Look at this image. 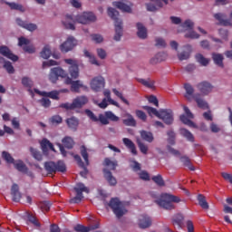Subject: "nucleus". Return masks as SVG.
Returning a JSON list of instances; mask_svg holds the SVG:
<instances>
[{
  "mask_svg": "<svg viewBox=\"0 0 232 232\" xmlns=\"http://www.w3.org/2000/svg\"><path fill=\"white\" fill-rule=\"evenodd\" d=\"M64 63L70 65L68 72L71 78L68 77V73H66V71L63 70V68L54 67L51 69L49 81L55 83L59 81V77H62V79H65V84H71V92H77L82 88V83L79 80L73 81L72 79H79V63L77 60L73 59H65Z\"/></svg>",
  "mask_w": 232,
  "mask_h": 232,
  "instance_id": "obj_1",
  "label": "nucleus"
},
{
  "mask_svg": "<svg viewBox=\"0 0 232 232\" xmlns=\"http://www.w3.org/2000/svg\"><path fill=\"white\" fill-rule=\"evenodd\" d=\"M95 21H97V16L93 13L84 12L82 14L76 16V19H73L72 14H67L65 21H63V24L66 30H75V23L88 24V23H95Z\"/></svg>",
  "mask_w": 232,
  "mask_h": 232,
  "instance_id": "obj_2",
  "label": "nucleus"
},
{
  "mask_svg": "<svg viewBox=\"0 0 232 232\" xmlns=\"http://www.w3.org/2000/svg\"><path fill=\"white\" fill-rule=\"evenodd\" d=\"M85 113L92 122H101L103 126H108L110 124V121L111 122H119L121 121V118L119 116L115 115L113 111H107L104 112V114H99V116H95L93 111H90V109L85 110Z\"/></svg>",
  "mask_w": 232,
  "mask_h": 232,
  "instance_id": "obj_3",
  "label": "nucleus"
},
{
  "mask_svg": "<svg viewBox=\"0 0 232 232\" xmlns=\"http://www.w3.org/2000/svg\"><path fill=\"white\" fill-rule=\"evenodd\" d=\"M156 204L160 206V208H163V209H167L168 211H171L172 209H175V205H173L172 202H175L176 204H179L180 202V198L171 195V194H162L160 199H157Z\"/></svg>",
  "mask_w": 232,
  "mask_h": 232,
  "instance_id": "obj_4",
  "label": "nucleus"
},
{
  "mask_svg": "<svg viewBox=\"0 0 232 232\" xmlns=\"http://www.w3.org/2000/svg\"><path fill=\"white\" fill-rule=\"evenodd\" d=\"M108 15L114 21L115 35L114 41H121L122 37V20L119 19V11L113 7L108 8Z\"/></svg>",
  "mask_w": 232,
  "mask_h": 232,
  "instance_id": "obj_5",
  "label": "nucleus"
},
{
  "mask_svg": "<svg viewBox=\"0 0 232 232\" xmlns=\"http://www.w3.org/2000/svg\"><path fill=\"white\" fill-rule=\"evenodd\" d=\"M44 169L48 175H53V173H66V164L63 160H58L56 163L53 161H46L44 163Z\"/></svg>",
  "mask_w": 232,
  "mask_h": 232,
  "instance_id": "obj_6",
  "label": "nucleus"
},
{
  "mask_svg": "<svg viewBox=\"0 0 232 232\" xmlns=\"http://www.w3.org/2000/svg\"><path fill=\"white\" fill-rule=\"evenodd\" d=\"M85 104H88V98L85 96H78L72 103H62L59 108H63V110H77L82 108Z\"/></svg>",
  "mask_w": 232,
  "mask_h": 232,
  "instance_id": "obj_7",
  "label": "nucleus"
},
{
  "mask_svg": "<svg viewBox=\"0 0 232 232\" xmlns=\"http://www.w3.org/2000/svg\"><path fill=\"white\" fill-rule=\"evenodd\" d=\"M108 206L112 209L117 218H121L124 215V213H126V209H124L122 202H121V200L118 198H112L110 200Z\"/></svg>",
  "mask_w": 232,
  "mask_h": 232,
  "instance_id": "obj_8",
  "label": "nucleus"
},
{
  "mask_svg": "<svg viewBox=\"0 0 232 232\" xmlns=\"http://www.w3.org/2000/svg\"><path fill=\"white\" fill-rule=\"evenodd\" d=\"M74 191L76 193V196L70 199L71 204H79L82 202V198H84V196H82V193H90V189L84 186L83 183H78L74 187Z\"/></svg>",
  "mask_w": 232,
  "mask_h": 232,
  "instance_id": "obj_9",
  "label": "nucleus"
},
{
  "mask_svg": "<svg viewBox=\"0 0 232 232\" xmlns=\"http://www.w3.org/2000/svg\"><path fill=\"white\" fill-rule=\"evenodd\" d=\"M181 26L185 30H190L185 34V37L187 39H198V37H200V34H197V32L193 31V26H195V24L191 20H186L181 24Z\"/></svg>",
  "mask_w": 232,
  "mask_h": 232,
  "instance_id": "obj_10",
  "label": "nucleus"
},
{
  "mask_svg": "<svg viewBox=\"0 0 232 232\" xmlns=\"http://www.w3.org/2000/svg\"><path fill=\"white\" fill-rule=\"evenodd\" d=\"M158 119L163 121V122L168 126H171V124H173V121H175L173 117V111H171V109H160Z\"/></svg>",
  "mask_w": 232,
  "mask_h": 232,
  "instance_id": "obj_11",
  "label": "nucleus"
},
{
  "mask_svg": "<svg viewBox=\"0 0 232 232\" xmlns=\"http://www.w3.org/2000/svg\"><path fill=\"white\" fill-rule=\"evenodd\" d=\"M183 110L186 114L180 115L179 119H180L181 122H183V124H186L189 128H197V125H195V122H193L191 120H189V119H193V117H194L191 111H189V108H188L187 106H184Z\"/></svg>",
  "mask_w": 232,
  "mask_h": 232,
  "instance_id": "obj_12",
  "label": "nucleus"
},
{
  "mask_svg": "<svg viewBox=\"0 0 232 232\" xmlns=\"http://www.w3.org/2000/svg\"><path fill=\"white\" fill-rule=\"evenodd\" d=\"M77 45V40L73 36H69L67 40L60 45V50L63 53H68V52L73 50Z\"/></svg>",
  "mask_w": 232,
  "mask_h": 232,
  "instance_id": "obj_13",
  "label": "nucleus"
},
{
  "mask_svg": "<svg viewBox=\"0 0 232 232\" xmlns=\"http://www.w3.org/2000/svg\"><path fill=\"white\" fill-rule=\"evenodd\" d=\"M105 84L106 82L104 81V78L102 76L94 77L91 81V88L93 92H101L104 89Z\"/></svg>",
  "mask_w": 232,
  "mask_h": 232,
  "instance_id": "obj_14",
  "label": "nucleus"
},
{
  "mask_svg": "<svg viewBox=\"0 0 232 232\" xmlns=\"http://www.w3.org/2000/svg\"><path fill=\"white\" fill-rule=\"evenodd\" d=\"M197 88L202 95H209V93L213 92L214 87H213V84H211L209 82L204 81L198 83Z\"/></svg>",
  "mask_w": 232,
  "mask_h": 232,
  "instance_id": "obj_15",
  "label": "nucleus"
},
{
  "mask_svg": "<svg viewBox=\"0 0 232 232\" xmlns=\"http://www.w3.org/2000/svg\"><path fill=\"white\" fill-rule=\"evenodd\" d=\"M0 53L4 57L10 59V61H13L14 63H17V61H19V56L14 54L10 48H8V46L6 45L0 46Z\"/></svg>",
  "mask_w": 232,
  "mask_h": 232,
  "instance_id": "obj_16",
  "label": "nucleus"
},
{
  "mask_svg": "<svg viewBox=\"0 0 232 232\" xmlns=\"http://www.w3.org/2000/svg\"><path fill=\"white\" fill-rule=\"evenodd\" d=\"M152 224L151 218L150 216L143 214L139 217L138 226L140 229H148L150 227Z\"/></svg>",
  "mask_w": 232,
  "mask_h": 232,
  "instance_id": "obj_17",
  "label": "nucleus"
},
{
  "mask_svg": "<svg viewBox=\"0 0 232 232\" xmlns=\"http://www.w3.org/2000/svg\"><path fill=\"white\" fill-rule=\"evenodd\" d=\"M154 4H147L148 12H157L159 8H162V1L165 5H168V0H150Z\"/></svg>",
  "mask_w": 232,
  "mask_h": 232,
  "instance_id": "obj_18",
  "label": "nucleus"
},
{
  "mask_svg": "<svg viewBox=\"0 0 232 232\" xmlns=\"http://www.w3.org/2000/svg\"><path fill=\"white\" fill-rule=\"evenodd\" d=\"M112 6H115L121 12H126L127 14H131V5H128L124 1L113 2Z\"/></svg>",
  "mask_w": 232,
  "mask_h": 232,
  "instance_id": "obj_19",
  "label": "nucleus"
},
{
  "mask_svg": "<svg viewBox=\"0 0 232 232\" xmlns=\"http://www.w3.org/2000/svg\"><path fill=\"white\" fill-rule=\"evenodd\" d=\"M35 93L42 95V97H49V99H53L54 101H59V92L57 91L52 92H41L37 89H34Z\"/></svg>",
  "mask_w": 232,
  "mask_h": 232,
  "instance_id": "obj_20",
  "label": "nucleus"
},
{
  "mask_svg": "<svg viewBox=\"0 0 232 232\" xmlns=\"http://www.w3.org/2000/svg\"><path fill=\"white\" fill-rule=\"evenodd\" d=\"M99 223H96L95 225H92L91 227H84L83 225H76L74 227V231L76 232H91L93 231V229H99Z\"/></svg>",
  "mask_w": 232,
  "mask_h": 232,
  "instance_id": "obj_21",
  "label": "nucleus"
},
{
  "mask_svg": "<svg viewBox=\"0 0 232 232\" xmlns=\"http://www.w3.org/2000/svg\"><path fill=\"white\" fill-rule=\"evenodd\" d=\"M215 19L218 21L221 26H232L231 20L224 19L225 15L222 13H218L214 14Z\"/></svg>",
  "mask_w": 232,
  "mask_h": 232,
  "instance_id": "obj_22",
  "label": "nucleus"
},
{
  "mask_svg": "<svg viewBox=\"0 0 232 232\" xmlns=\"http://www.w3.org/2000/svg\"><path fill=\"white\" fill-rule=\"evenodd\" d=\"M103 175H104V179L107 180L110 186H117V179L113 177V174H111V171H110L108 169H104Z\"/></svg>",
  "mask_w": 232,
  "mask_h": 232,
  "instance_id": "obj_23",
  "label": "nucleus"
},
{
  "mask_svg": "<svg viewBox=\"0 0 232 232\" xmlns=\"http://www.w3.org/2000/svg\"><path fill=\"white\" fill-rule=\"evenodd\" d=\"M137 35L140 39H147L148 38V29L141 23H137Z\"/></svg>",
  "mask_w": 232,
  "mask_h": 232,
  "instance_id": "obj_24",
  "label": "nucleus"
},
{
  "mask_svg": "<svg viewBox=\"0 0 232 232\" xmlns=\"http://www.w3.org/2000/svg\"><path fill=\"white\" fill-rule=\"evenodd\" d=\"M122 142L124 146H126V148L130 150L132 155H137V147H135V143H133L131 140H130L129 138H123Z\"/></svg>",
  "mask_w": 232,
  "mask_h": 232,
  "instance_id": "obj_25",
  "label": "nucleus"
},
{
  "mask_svg": "<svg viewBox=\"0 0 232 232\" xmlns=\"http://www.w3.org/2000/svg\"><path fill=\"white\" fill-rule=\"evenodd\" d=\"M194 99L201 110H209V105L208 104V102H206L204 99L200 98V94L197 93L194 95Z\"/></svg>",
  "mask_w": 232,
  "mask_h": 232,
  "instance_id": "obj_26",
  "label": "nucleus"
},
{
  "mask_svg": "<svg viewBox=\"0 0 232 232\" xmlns=\"http://www.w3.org/2000/svg\"><path fill=\"white\" fill-rule=\"evenodd\" d=\"M11 195L13 197L14 202H19V200H21V192H19L18 184H13L11 188Z\"/></svg>",
  "mask_w": 232,
  "mask_h": 232,
  "instance_id": "obj_27",
  "label": "nucleus"
},
{
  "mask_svg": "<svg viewBox=\"0 0 232 232\" xmlns=\"http://www.w3.org/2000/svg\"><path fill=\"white\" fill-rule=\"evenodd\" d=\"M168 59V54L166 53H158L154 57L150 59V64H159Z\"/></svg>",
  "mask_w": 232,
  "mask_h": 232,
  "instance_id": "obj_28",
  "label": "nucleus"
},
{
  "mask_svg": "<svg viewBox=\"0 0 232 232\" xmlns=\"http://www.w3.org/2000/svg\"><path fill=\"white\" fill-rule=\"evenodd\" d=\"M13 164L15 169H17V171H20V173H26V171L28 170V167L26 166V164H24V160H17Z\"/></svg>",
  "mask_w": 232,
  "mask_h": 232,
  "instance_id": "obj_29",
  "label": "nucleus"
},
{
  "mask_svg": "<svg viewBox=\"0 0 232 232\" xmlns=\"http://www.w3.org/2000/svg\"><path fill=\"white\" fill-rule=\"evenodd\" d=\"M140 137L142 140H145L146 142H153L155 140V137H153V133L148 130H140Z\"/></svg>",
  "mask_w": 232,
  "mask_h": 232,
  "instance_id": "obj_30",
  "label": "nucleus"
},
{
  "mask_svg": "<svg viewBox=\"0 0 232 232\" xmlns=\"http://www.w3.org/2000/svg\"><path fill=\"white\" fill-rule=\"evenodd\" d=\"M41 148L44 153H46L48 150H51L52 151H55V148H53V144H52V142H50V140H48L47 139L42 140Z\"/></svg>",
  "mask_w": 232,
  "mask_h": 232,
  "instance_id": "obj_31",
  "label": "nucleus"
},
{
  "mask_svg": "<svg viewBox=\"0 0 232 232\" xmlns=\"http://www.w3.org/2000/svg\"><path fill=\"white\" fill-rule=\"evenodd\" d=\"M212 59L219 68H224V55L221 53H212Z\"/></svg>",
  "mask_w": 232,
  "mask_h": 232,
  "instance_id": "obj_32",
  "label": "nucleus"
},
{
  "mask_svg": "<svg viewBox=\"0 0 232 232\" xmlns=\"http://www.w3.org/2000/svg\"><path fill=\"white\" fill-rule=\"evenodd\" d=\"M126 117L127 119H124L122 121L124 126H130L132 128H135V126H137V121H135V118H133V115L127 113Z\"/></svg>",
  "mask_w": 232,
  "mask_h": 232,
  "instance_id": "obj_33",
  "label": "nucleus"
},
{
  "mask_svg": "<svg viewBox=\"0 0 232 232\" xmlns=\"http://www.w3.org/2000/svg\"><path fill=\"white\" fill-rule=\"evenodd\" d=\"M80 153L81 156L82 157L86 166H90V160H89V155H88V149L86 148V146L82 145L80 147Z\"/></svg>",
  "mask_w": 232,
  "mask_h": 232,
  "instance_id": "obj_34",
  "label": "nucleus"
},
{
  "mask_svg": "<svg viewBox=\"0 0 232 232\" xmlns=\"http://www.w3.org/2000/svg\"><path fill=\"white\" fill-rule=\"evenodd\" d=\"M198 205L202 209H209V203L206 200V196L202 194L198 195Z\"/></svg>",
  "mask_w": 232,
  "mask_h": 232,
  "instance_id": "obj_35",
  "label": "nucleus"
},
{
  "mask_svg": "<svg viewBox=\"0 0 232 232\" xmlns=\"http://www.w3.org/2000/svg\"><path fill=\"white\" fill-rule=\"evenodd\" d=\"M22 84L24 88H28V92L34 94V91H32V88L34 87V81H32V79L28 77L22 78Z\"/></svg>",
  "mask_w": 232,
  "mask_h": 232,
  "instance_id": "obj_36",
  "label": "nucleus"
},
{
  "mask_svg": "<svg viewBox=\"0 0 232 232\" xmlns=\"http://www.w3.org/2000/svg\"><path fill=\"white\" fill-rule=\"evenodd\" d=\"M179 131L180 135H182V137H185V139H187L188 142H195V137L188 129H180Z\"/></svg>",
  "mask_w": 232,
  "mask_h": 232,
  "instance_id": "obj_37",
  "label": "nucleus"
},
{
  "mask_svg": "<svg viewBox=\"0 0 232 232\" xmlns=\"http://www.w3.org/2000/svg\"><path fill=\"white\" fill-rule=\"evenodd\" d=\"M182 222H184V216L182 214H176L172 218V224L173 226H177L180 227L182 226Z\"/></svg>",
  "mask_w": 232,
  "mask_h": 232,
  "instance_id": "obj_38",
  "label": "nucleus"
},
{
  "mask_svg": "<svg viewBox=\"0 0 232 232\" xmlns=\"http://www.w3.org/2000/svg\"><path fill=\"white\" fill-rule=\"evenodd\" d=\"M66 124L71 128L72 130H76L77 126H79V120L75 117L68 118L66 120Z\"/></svg>",
  "mask_w": 232,
  "mask_h": 232,
  "instance_id": "obj_39",
  "label": "nucleus"
},
{
  "mask_svg": "<svg viewBox=\"0 0 232 232\" xmlns=\"http://www.w3.org/2000/svg\"><path fill=\"white\" fill-rule=\"evenodd\" d=\"M64 148H67V150H72V148H73V144H75V142L73 141V139H72V137H65L62 140Z\"/></svg>",
  "mask_w": 232,
  "mask_h": 232,
  "instance_id": "obj_40",
  "label": "nucleus"
},
{
  "mask_svg": "<svg viewBox=\"0 0 232 232\" xmlns=\"http://www.w3.org/2000/svg\"><path fill=\"white\" fill-rule=\"evenodd\" d=\"M103 166H107V168H110L112 171H115L117 169V160H111L110 158H106L104 160V164Z\"/></svg>",
  "mask_w": 232,
  "mask_h": 232,
  "instance_id": "obj_41",
  "label": "nucleus"
},
{
  "mask_svg": "<svg viewBox=\"0 0 232 232\" xmlns=\"http://www.w3.org/2000/svg\"><path fill=\"white\" fill-rule=\"evenodd\" d=\"M5 5L11 8V10H18L19 12H24V7L21 4L14 2H5Z\"/></svg>",
  "mask_w": 232,
  "mask_h": 232,
  "instance_id": "obj_42",
  "label": "nucleus"
},
{
  "mask_svg": "<svg viewBox=\"0 0 232 232\" xmlns=\"http://www.w3.org/2000/svg\"><path fill=\"white\" fill-rule=\"evenodd\" d=\"M184 88L186 90V99H191L193 97V93H195V89L189 83H185Z\"/></svg>",
  "mask_w": 232,
  "mask_h": 232,
  "instance_id": "obj_43",
  "label": "nucleus"
},
{
  "mask_svg": "<svg viewBox=\"0 0 232 232\" xmlns=\"http://www.w3.org/2000/svg\"><path fill=\"white\" fill-rule=\"evenodd\" d=\"M167 135H168L167 142L170 146H175V139L177 137V135L175 134V131H173L172 130H168Z\"/></svg>",
  "mask_w": 232,
  "mask_h": 232,
  "instance_id": "obj_44",
  "label": "nucleus"
},
{
  "mask_svg": "<svg viewBox=\"0 0 232 232\" xmlns=\"http://www.w3.org/2000/svg\"><path fill=\"white\" fill-rule=\"evenodd\" d=\"M196 60L201 66H208L209 64V59L204 57L201 53L196 54Z\"/></svg>",
  "mask_w": 232,
  "mask_h": 232,
  "instance_id": "obj_45",
  "label": "nucleus"
},
{
  "mask_svg": "<svg viewBox=\"0 0 232 232\" xmlns=\"http://www.w3.org/2000/svg\"><path fill=\"white\" fill-rule=\"evenodd\" d=\"M180 160L184 164V166H186L187 168H188V169H190V171H195V167L191 165V160L188 156H182L180 158Z\"/></svg>",
  "mask_w": 232,
  "mask_h": 232,
  "instance_id": "obj_46",
  "label": "nucleus"
},
{
  "mask_svg": "<svg viewBox=\"0 0 232 232\" xmlns=\"http://www.w3.org/2000/svg\"><path fill=\"white\" fill-rule=\"evenodd\" d=\"M40 55L43 59H50V56L52 55V50H50V46L45 45L40 53Z\"/></svg>",
  "mask_w": 232,
  "mask_h": 232,
  "instance_id": "obj_47",
  "label": "nucleus"
},
{
  "mask_svg": "<svg viewBox=\"0 0 232 232\" xmlns=\"http://www.w3.org/2000/svg\"><path fill=\"white\" fill-rule=\"evenodd\" d=\"M83 53L89 59L91 64H95L96 66L100 65L99 62L97 61V58L91 54V53L88 52V50H84Z\"/></svg>",
  "mask_w": 232,
  "mask_h": 232,
  "instance_id": "obj_48",
  "label": "nucleus"
},
{
  "mask_svg": "<svg viewBox=\"0 0 232 232\" xmlns=\"http://www.w3.org/2000/svg\"><path fill=\"white\" fill-rule=\"evenodd\" d=\"M139 82L146 88H155V82L151 79H140Z\"/></svg>",
  "mask_w": 232,
  "mask_h": 232,
  "instance_id": "obj_49",
  "label": "nucleus"
},
{
  "mask_svg": "<svg viewBox=\"0 0 232 232\" xmlns=\"http://www.w3.org/2000/svg\"><path fill=\"white\" fill-rule=\"evenodd\" d=\"M2 158L7 162V164H14L15 162V160L7 151L4 150L2 152Z\"/></svg>",
  "mask_w": 232,
  "mask_h": 232,
  "instance_id": "obj_50",
  "label": "nucleus"
},
{
  "mask_svg": "<svg viewBox=\"0 0 232 232\" xmlns=\"http://www.w3.org/2000/svg\"><path fill=\"white\" fill-rule=\"evenodd\" d=\"M151 179L153 180V182H155V184H157V186H165V182H164V179H162V175L158 174L157 176H153L151 178Z\"/></svg>",
  "mask_w": 232,
  "mask_h": 232,
  "instance_id": "obj_51",
  "label": "nucleus"
},
{
  "mask_svg": "<svg viewBox=\"0 0 232 232\" xmlns=\"http://www.w3.org/2000/svg\"><path fill=\"white\" fill-rule=\"evenodd\" d=\"M143 109H145L146 111H148L149 115H155L159 119L160 115V111H157V109L150 106H144Z\"/></svg>",
  "mask_w": 232,
  "mask_h": 232,
  "instance_id": "obj_52",
  "label": "nucleus"
},
{
  "mask_svg": "<svg viewBox=\"0 0 232 232\" xmlns=\"http://www.w3.org/2000/svg\"><path fill=\"white\" fill-rule=\"evenodd\" d=\"M30 152L36 160H43V154L34 147L30 148Z\"/></svg>",
  "mask_w": 232,
  "mask_h": 232,
  "instance_id": "obj_53",
  "label": "nucleus"
},
{
  "mask_svg": "<svg viewBox=\"0 0 232 232\" xmlns=\"http://www.w3.org/2000/svg\"><path fill=\"white\" fill-rule=\"evenodd\" d=\"M137 144L140 149V151H141L143 155H148V145H146L140 140H137Z\"/></svg>",
  "mask_w": 232,
  "mask_h": 232,
  "instance_id": "obj_54",
  "label": "nucleus"
},
{
  "mask_svg": "<svg viewBox=\"0 0 232 232\" xmlns=\"http://www.w3.org/2000/svg\"><path fill=\"white\" fill-rule=\"evenodd\" d=\"M112 92L114 95H116V97H119V99H121V101L124 102V104H126L127 106H130V102L126 100V98H124V96L122 95V92L117 91V89H113Z\"/></svg>",
  "mask_w": 232,
  "mask_h": 232,
  "instance_id": "obj_55",
  "label": "nucleus"
},
{
  "mask_svg": "<svg viewBox=\"0 0 232 232\" xmlns=\"http://www.w3.org/2000/svg\"><path fill=\"white\" fill-rule=\"evenodd\" d=\"M51 124L57 126L58 124H61L63 122V117L60 115H54L50 119Z\"/></svg>",
  "mask_w": 232,
  "mask_h": 232,
  "instance_id": "obj_56",
  "label": "nucleus"
},
{
  "mask_svg": "<svg viewBox=\"0 0 232 232\" xmlns=\"http://www.w3.org/2000/svg\"><path fill=\"white\" fill-rule=\"evenodd\" d=\"M4 68L9 73H14L15 69H14V65H12V63L5 61L4 63Z\"/></svg>",
  "mask_w": 232,
  "mask_h": 232,
  "instance_id": "obj_57",
  "label": "nucleus"
},
{
  "mask_svg": "<svg viewBox=\"0 0 232 232\" xmlns=\"http://www.w3.org/2000/svg\"><path fill=\"white\" fill-rule=\"evenodd\" d=\"M39 102L44 108H50L52 105V102L48 98H42Z\"/></svg>",
  "mask_w": 232,
  "mask_h": 232,
  "instance_id": "obj_58",
  "label": "nucleus"
},
{
  "mask_svg": "<svg viewBox=\"0 0 232 232\" xmlns=\"http://www.w3.org/2000/svg\"><path fill=\"white\" fill-rule=\"evenodd\" d=\"M136 116L138 117V119H140V121H146V119H148L146 112H144L140 110L136 111Z\"/></svg>",
  "mask_w": 232,
  "mask_h": 232,
  "instance_id": "obj_59",
  "label": "nucleus"
},
{
  "mask_svg": "<svg viewBox=\"0 0 232 232\" xmlns=\"http://www.w3.org/2000/svg\"><path fill=\"white\" fill-rule=\"evenodd\" d=\"M220 37H222L225 41H227V37H229V32L226 29H219L218 31Z\"/></svg>",
  "mask_w": 232,
  "mask_h": 232,
  "instance_id": "obj_60",
  "label": "nucleus"
},
{
  "mask_svg": "<svg viewBox=\"0 0 232 232\" xmlns=\"http://www.w3.org/2000/svg\"><path fill=\"white\" fill-rule=\"evenodd\" d=\"M156 46L160 48H166V41L162 38H156Z\"/></svg>",
  "mask_w": 232,
  "mask_h": 232,
  "instance_id": "obj_61",
  "label": "nucleus"
},
{
  "mask_svg": "<svg viewBox=\"0 0 232 232\" xmlns=\"http://www.w3.org/2000/svg\"><path fill=\"white\" fill-rule=\"evenodd\" d=\"M91 37L92 41H95L98 44L102 43V41H104V39L102 38V35L101 34H92Z\"/></svg>",
  "mask_w": 232,
  "mask_h": 232,
  "instance_id": "obj_62",
  "label": "nucleus"
},
{
  "mask_svg": "<svg viewBox=\"0 0 232 232\" xmlns=\"http://www.w3.org/2000/svg\"><path fill=\"white\" fill-rule=\"evenodd\" d=\"M178 57L179 59V61H186V60L189 59V53L182 52L179 54H178Z\"/></svg>",
  "mask_w": 232,
  "mask_h": 232,
  "instance_id": "obj_63",
  "label": "nucleus"
},
{
  "mask_svg": "<svg viewBox=\"0 0 232 232\" xmlns=\"http://www.w3.org/2000/svg\"><path fill=\"white\" fill-rule=\"evenodd\" d=\"M140 179H141V180H150V174L146 170H142L140 173Z\"/></svg>",
  "mask_w": 232,
  "mask_h": 232,
  "instance_id": "obj_64",
  "label": "nucleus"
}]
</instances>
